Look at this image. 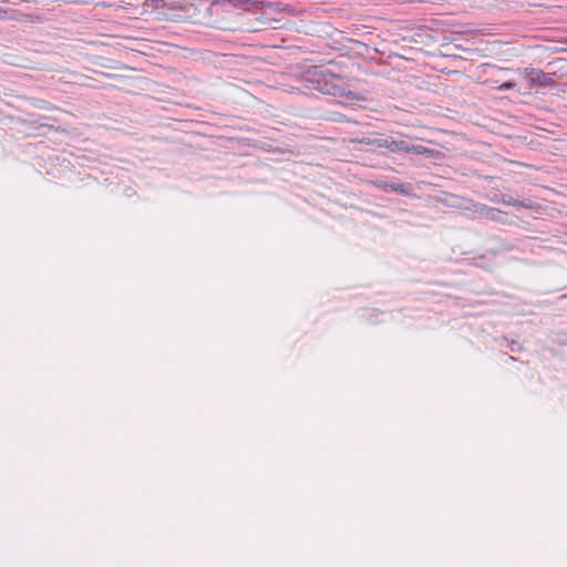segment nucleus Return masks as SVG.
<instances>
[{
    "mask_svg": "<svg viewBox=\"0 0 567 567\" xmlns=\"http://www.w3.org/2000/svg\"><path fill=\"white\" fill-rule=\"evenodd\" d=\"M526 81L529 89L553 86L555 84V80L551 74L537 69H526Z\"/></svg>",
    "mask_w": 567,
    "mask_h": 567,
    "instance_id": "f257e3e1",
    "label": "nucleus"
},
{
    "mask_svg": "<svg viewBox=\"0 0 567 567\" xmlns=\"http://www.w3.org/2000/svg\"><path fill=\"white\" fill-rule=\"evenodd\" d=\"M228 2L233 8L243 9L246 11L251 10L254 7L261 8L265 6V2L255 0H228Z\"/></svg>",
    "mask_w": 567,
    "mask_h": 567,
    "instance_id": "f03ea898",
    "label": "nucleus"
},
{
    "mask_svg": "<svg viewBox=\"0 0 567 567\" xmlns=\"http://www.w3.org/2000/svg\"><path fill=\"white\" fill-rule=\"evenodd\" d=\"M391 152H405L408 153L409 144L403 140H393L390 143Z\"/></svg>",
    "mask_w": 567,
    "mask_h": 567,
    "instance_id": "7ed1b4c3",
    "label": "nucleus"
},
{
    "mask_svg": "<svg viewBox=\"0 0 567 567\" xmlns=\"http://www.w3.org/2000/svg\"><path fill=\"white\" fill-rule=\"evenodd\" d=\"M408 153L425 155V154H431L432 151L423 145H409Z\"/></svg>",
    "mask_w": 567,
    "mask_h": 567,
    "instance_id": "20e7f679",
    "label": "nucleus"
},
{
    "mask_svg": "<svg viewBox=\"0 0 567 567\" xmlns=\"http://www.w3.org/2000/svg\"><path fill=\"white\" fill-rule=\"evenodd\" d=\"M390 143L391 141L384 138H375L374 146L390 150Z\"/></svg>",
    "mask_w": 567,
    "mask_h": 567,
    "instance_id": "39448f33",
    "label": "nucleus"
},
{
    "mask_svg": "<svg viewBox=\"0 0 567 567\" xmlns=\"http://www.w3.org/2000/svg\"><path fill=\"white\" fill-rule=\"evenodd\" d=\"M515 86V83L514 82H504L503 84H501L497 90L499 91H504V90H512L514 89Z\"/></svg>",
    "mask_w": 567,
    "mask_h": 567,
    "instance_id": "423d86ee",
    "label": "nucleus"
},
{
    "mask_svg": "<svg viewBox=\"0 0 567 567\" xmlns=\"http://www.w3.org/2000/svg\"><path fill=\"white\" fill-rule=\"evenodd\" d=\"M355 142L361 143V144H367V145H373L374 146L375 138L374 140H372V138H361V140H355Z\"/></svg>",
    "mask_w": 567,
    "mask_h": 567,
    "instance_id": "0eeeda50",
    "label": "nucleus"
},
{
    "mask_svg": "<svg viewBox=\"0 0 567 567\" xmlns=\"http://www.w3.org/2000/svg\"><path fill=\"white\" fill-rule=\"evenodd\" d=\"M392 189L399 192V190H402V186L401 185L392 186Z\"/></svg>",
    "mask_w": 567,
    "mask_h": 567,
    "instance_id": "6e6552de",
    "label": "nucleus"
},
{
    "mask_svg": "<svg viewBox=\"0 0 567 567\" xmlns=\"http://www.w3.org/2000/svg\"><path fill=\"white\" fill-rule=\"evenodd\" d=\"M323 90H324L327 93H329V94H334V95L337 94L336 92H331L329 89H323Z\"/></svg>",
    "mask_w": 567,
    "mask_h": 567,
    "instance_id": "1a4fd4ad",
    "label": "nucleus"
}]
</instances>
